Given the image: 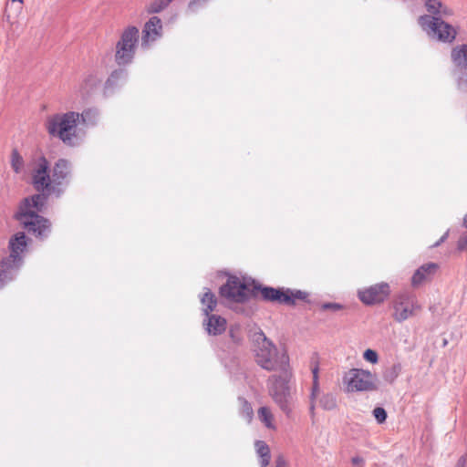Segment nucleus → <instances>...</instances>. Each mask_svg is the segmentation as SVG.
<instances>
[{
	"label": "nucleus",
	"instance_id": "obj_34",
	"mask_svg": "<svg viewBox=\"0 0 467 467\" xmlns=\"http://www.w3.org/2000/svg\"><path fill=\"white\" fill-rule=\"evenodd\" d=\"M285 293H288V294H289V296H292V299H293V305L295 304V300H296V299H305V298L306 297V296H307L305 292H302V291H300V290H297V291H296V292H293V291H291V290L287 289V290L285 291Z\"/></svg>",
	"mask_w": 467,
	"mask_h": 467
},
{
	"label": "nucleus",
	"instance_id": "obj_41",
	"mask_svg": "<svg viewBox=\"0 0 467 467\" xmlns=\"http://www.w3.org/2000/svg\"><path fill=\"white\" fill-rule=\"evenodd\" d=\"M12 2H19L20 4L23 3V0H11Z\"/></svg>",
	"mask_w": 467,
	"mask_h": 467
},
{
	"label": "nucleus",
	"instance_id": "obj_11",
	"mask_svg": "<svg viewBox=\"0 0 467 467\" xmlns=\"http://www.w3.org/2000/svg\"><path fill=\"white\" fill-rule=\"evenodd\" d=\"M162 25L161 20L157 16H152L145 24L142 30V46H149L161 36Z\"/></svg>",
	"mask_w": 467,
	"mask_h": 467
},
{
	"label": "nucleus",
	"instance_id": "obj_16",
	"mask_svg": "<svg viewBox=\"0 0 467 467\" xmlns=\"http://www.w3.org/2000/svg\"><path fill=\"white\" fill-rule=\"evenodd\" d=\"M203 326L209 335L216 336L225 331L226 320L220 316L208 314Z\"/></svg>",
	"mask_w": 467,
	"mask_h": 467
},
{
	"label": "nucleus",
	"instance_id": "obj_15",
	"mask_svg": "<svg viewBox=\"0 0 467 467\" xmlns=\"http://www.w3.org/2000/svg\"><path fill=\"white\" fill-rule=\"evenodd\" d=\"M26 247V235L24 233L19 232L16 234L9 241V248L11 250L9 260L17 261L22 263L21 254Z\"/></svg>",
	"mask_w": 467,
	"mask_h": 467
},
{
	"label": "nucleus",
	"instance_id": "obj_31",
	"mask_svg": "<svg viewBox=\"0 0 467 467\" xmlns=\"http://www.w3.org/2000/svg\"><path fill=\"white\" fill-rule=\"evenodd\" d=\"M462 68H460L457 71V85L458 88L461 91L467 92V72H463L462 70Z\"/></svg>",
	"mask_w": 467,
	"mask_h": 467
},
{
	"label": "nucleus",
	"instance_id": "obj_33",
	"mask_svg": "<svg viewBox=\"0 0 467 467\" xmlns=\"http://www.w3.org/2000/svg\"><path fill=\"white\" fill-rule=\"evenodd\" d=\"M373 416L379 423H383L387 419V412L383 408L378 407L373 410Z\"/></svg>",
	"mask_w": 467,
	"mask_h": 467
},
{
	"label": "nucleus",
	"instance_id": "obj_37",
	"mask_svg": "<svg viewBox=\"0 0 467 467\" xmlns=\"http://www.w3.org/2000/svg\"><path fill=\"white\" fill-rule=\"evenodd\" d=\"M351 462L353 465H355L357 467H363L365 461L360 456H355L351 459Z\"/></svg>",
	"mask_w": 467,
	"mask_h": 467
},
{
	"label": "nucleus",
	"instance_id": "obj_19",
	"mask_svg": "<svg viewBox=\"0 0 467 467\" xmlns=\"http://www.w3.org/2000/svg\"><path fill=\"white\" fill-rule=\"evenodd\" d=\"M451 59L456 67L467 68V45L453 48L451 51Z\"/></svg>",
	"mask_w": 467,
	"mask_h": 467
},
{
	"label": "nucleus",
	"instance_id": "obj_7",
	"mask_svg": "<svg viewBox=\"0 0 467 467\" xmlns=\"http://www.w3.org/2000/svg\"><path fill=\"white\" fill-rule=\"evenodd\" d=\"M138 41L139 29L137 27L129 26L124 30L116 45L115 57L119 65H126L131 62Z\"/></svg>",
	"mask_w": 467,
	"mask_h": 467
},
{
	"label": "nucleus",
	"instance_id": "obj_23",
	"mask_svg": "<svg viewBox=\"0 0 467 467\" xmlns=\"http://www.w3.org/2000/svg\"><path fill=\"white\" fill-rule=\"evenodd\" d=\"M254 445L256 452L260 457L261 467H266L270 462V450L268 445L263 441H257Z\"/></svg>",
	"mask_w": 467,
	"mask_h": 467
},
{
	"label": "nucleus",
	"instance_id": "obj_9",
	"mask_svg": "<svg viewBox=\"0 0 467 467\" xmlns=\"http://www.w3.org/2000/svg\"><path fill=\"white\" fill-rule=\"evenodd\" d=\"M420 309L416 297L408 292L396 296L393 301V318L397 322H403L413 317Z\"/></svg>",
	"mask_w": 467,
	"mask_h": 467
},
{
	"label": "nucleus",
	"instance_id": "obj_29",
	"mask_svg": "<svg viewBox=\"0 0 467 467\" xmlns=\"http://www.w3.org/2000/svg\"><path fill=\"white\" fill-rule=\"evenodd\" d=\"M11 166L16 173H20L23 171L24 161L17 150L12 151L11 156Z\"/></svg>",
	"mask_w": 467,
	"mask_h": 467
},
{
	"label": "nucleus",
	"instance_id": "obj_25",
	"mask_svg": "<svg viewBox=\"0 0 467 467\" xmlns=\"http://www.w3.org/2000/svg\"><path fill=\"white\" fill-rule=\"evenodd\" d=\"M402 369L400 363H395L387 368L383 372V379L389 383H393L399 377Z\"/></svg>",
	"mask_w": 467,
	"mask_h": 467
},
{
	"label": "nucleus",
	"instance_id": "obj_1",
	"mask_svg": "<svg viewBox=\"0 0 467 467\" xmlns=\"http://www.w3.org/2000/svg\"><path fill=\"white\" fill-rule=\"evenodd\" d=\"M70 174L71 163L65 159L57 160L51 171L46 158L37 161L32 171V183L36 191L43 193L26 198L16 214V218L29 234L39 238L48 235L50 223L37 213L45 206L47 195L59 196L64 192L63 186L68 183Z\"/></svg>",
	"mask_w": 467,
	"mask_h": 467
},
{
	"label": "nucleus",
	"instance_id": "obj_8",
	"mask_svg": "<svg viewBox=\"0 0 467 467\" xmlns=\"http://www.w3.org/2000/svg\"><path fill=\"white\" fill-rule=\"evenodd\" d=\"M254 292L252 285L236 276H230L225 285L220 288L222 297L230 302L243 303L248 300Z\"/></svg>",
	"mask_w": 467,
	"mask_h": 467
},
{
	"label": "nucleus",
	"instance_id": "obj_22",
	"mask_svg": "<svg viewBox=\"0 0 467 467\" xmlns=\"http://www.w3.org/2000/svg\"><path fill=\"white\" fill-rule=\"evenodd\" d=\"M99 78L96 76L88 75L79 84L77 92L81 96L85 97L89 91L97 86Z\"/></svg>",
	"mask_w": 467,
	"mask_h": 467
},
{
	"label": "nucleus",
	"instance_id": "obj_18",
	"mask_svg": "<svg viewBox=\"0 0 467 467\" xmlns=\"http://www.w3.org/2000/svg\"><path fill=\"white\" fill-rule=\"evenodd\" d=\"M318 371L319 368L317 365L312 368V375H313V383L311 388V393H310V402H309V411L312 416L315 414V409H316V400L320 395V386H319V380H318Z\"/></svg>",
	"mask_w": 467,
	"mask_h": 467
},
{
	"label": "nucleus",
	"instance_id": "obj_28",
	"mask_svg": "<svg viewBox=\"0 0 467 467\" xmlns=\"http://www.w3.org/2000/svg\"><path fill=\"white\" fill-rule=\"evenodd\" d=\"M241 409V416L247 421L250 422L253 419L254 411L251 405L244 399H239Z\"/></svg>",
	"mask_w": 467,
	"mask_h": 467
},
{
	"label": "nucleus",
	"instance_id": "obj_4",
	"mask_svg": "<svg viewBox=\"0 0 467 467\" xmlns=\"http://www.w3.org/2000/svg\"><path fill=\"white\" fill-rule=\"evenodd\" d=\"M279 372V375H273L268 379V391L280 410L286 415H289L292 410V393L290 386L292 373L290 368Z\"/></svg>",
	"mask_w": 467,
	"mask_h": 467
},
{
	"label": "nucleus",
	"instance_id": "obj_27",
	"mask_svg": "<svg viewBox=\"0 0 467 467\" xmlns=\"http://www.w3.org/2000/svg\"><path fill=\"white\" fill-rule=\"evenodd\" d=\"M172 0H153L147 6V12L149 14H156L165 9Z\"/></svg>",
	"mask_w": 467,
	"mask_h": 467
},
{
	"label": "nucleus",
	"instance_id": "obj_10",
	"mask_svg": "<svg viewBox=\"0 0 467 467\" xmlns=\"http://www.w3.org/2000/svg\"><path fill=\"white\" fill-rule=\"evenodd\" d=\"M390 290L388 283H379L358 291V297L365 305H377L385 301Z\"/></svg>",
	"mask_w": 467,
	"mask_h": 467
},
{
	"label": "nucleus",
	"instance_id": "obj_35",
	"mask_svg": "<svg viewBox=\"0 0 467 467\" xmlns=\"http://www.w3.org/2000/svg\"><path fill=\"white\" fill-rule=\"evenodd\" d=\"M209 0H192L188 5V9L192 12H195L197 7L203 5Z\"/></svg>",
	"mask_w": 467,
	"mask_h": 467
},
{
	"label": "nucleus",
	"instance_id": "obj_24",
	"mask_svg": "<svg viewBox=\"0 0 467 467\" xmlns=\"http://www.w3.org/2000/svg\"><path fill=\"white\" fill-rule=\"evenodd\" d=\"M201 303L203 306L202 311L204 315L208 316V314L214 310L217 300L214 295L210 290H207L202 296Z\"/></svg>",
	"mask_w": 467,
	"mask_h": 467
},
{
	"label": "nucleus",
	"instance_id": "obj_36",
	"mask_svg": "<svg viewBox=\"0 0 467 467\" xmlns=\"http://www.w3.org/2000/svg\"><path fill=\"white\" fill-rule=\"evenodd\" d=\"M325 310L337 311L342 309V306L337 303H326L322 306Z\"/></svg>",
	"mask_w": 467,
	"mask_h": 467
},
{
	"label": "nucleus",
	"instance_id": "obj_3",
	"mask_svg": "<svg viewBox=\"0 0 467 467\" xmlns=\"http://www.w3.org/2000/svg\"><path fill=\"white\" fill-rule=\"evenodd\" d=\"M255 344V360L264 369L268 371H282L290 368L289 358L284 348H278L269 340L263 331L253 335Z\"/></svg>",
	"mask_w": 467,
	"mask_h": 467
},
{
	"label": "nucleus",
	"instance_id": "obj_2",
	"mask_svg": "<svg viewBox=\"0 0 467 467\" xmlns=\"http://www.w3.org/2000/svg\"><path fill=\"white\" fill-rule=\"evenodd\" d=\"M78 123L79 113L68 111L50 117L47 122V130L51 136L58 138L64 144L76 147L86 137V131L78 127Z\"/></svg>",
	"mask_w": 467,
	"mask_h": 467
},
{
	"label": "nucleus",
	"instance_id": "obj_42",
	"mask_svg": "<svg viewBox=\"0 0 467 467\" xmlns=\"http://www.w3.org/2000/svg\"><path fill=\"white\" fill-rule=\"evenodd\" d=\"M9 18H10V16L7 15L6 16V20L9 21Z\"/></svg>",
	"mask_w": 467,
	"mask_h": 467
},
{
	"label": "nucleus",
	"instance_id": "obj_13",
	"mask_svg": "<svg viewBox=\"0 0 467 467\" xmlns=\"http://www.w3.org/2000/svg\"><path fill=\"white\" fill-rule=\"evenodd\" d=\"M439 265L436 263H428L419 267L411 277L412 286H419L425 282L431 281L435 275Z\"/></svg>",
	"mask_w": 467,
	"mask_h": 467
},
{
	"label": "nucleus",
	"instance_id": "obj_38",
	"mask_svg": "<svg viewBox=\"0 0 467 467\" xmlns=\"http://www.w3.org/2000/svg\"><path fill=\"white\" fill-rule=\"evenodd\" d=\"M275 467H286V461L283 455H278L275 460Z\"/></svg>",
	"mask_w": 467,
	"mask_h": 467
},
{
	"label": "nucleus",
	"instance_id": "obj_6",
	"mask_svg": "<svg viewBox=\"0 0 467 467\" xmlns=\"http://www.w3.org/2000/svg\"><path fill=\"white\" fill-rule=\"evenodd\" d=\"M375 379L369 370L351 368L345 373L343 383L348 392L370 391L376 389Z\"/></svg>",
	"mask_w": 467,
	"mask_h": 467
},
{
	"label": "nucleus",
	"instance_id": "obj_12",
	"mask_svg": "<svg viewBox=\"0 0 467 467\" xmlns=\"http://www.w3.org/2000/svg\"><path fill=\"white\" fill-rule=\"evenodd\" d=\"M22 263L10 261L9 257L0 262V288L12 281L17 275Z\"/></svg>",
	"mask_w": 467,
	"mask_h": 467
},
{
	"label": "nucleus",
	"instance_id": "obj_17",
	"mask_svg": "<svg viewBox=\"0 0 467 467\" xmlns=\"http://www.w3.org/2000/svg\"><path fill=\"white\" fill-rule=\"evenodd\" d=\"M261 295L264 299L268 301H276L286 305H293L292 296L282 289H275L273 287L261 288Z\"/></svg>",
	"mask_w": 467,
	"mask_h": 467
},
{
	"label": "nucleus",
	"instance_id": "obj_5",
	"mask_svg": "<svg viewBox=\"0 0 467 467\" xmlns=\"http://www.w3.org/2000/svg\"><path fill=\"white\" fill-rule=\"evenodd\" d=\"M443 19L420 16L418 23L430 38L443 43H451L456 37L457 30Z\"/></svg>",
	"mask_w": 467,
	"mask_h": 467
},
{
	"label": "nucleus",
	"instance_id": "obj_26",
	"mask_svg": "<svg viewBox=\"0 0 467 467\" xmlns=\"http://www.w3.org/2000/svg\"><path fill=\"white\" fill-rule=\"evenodd\" d=\"M258 418L268 429H275L274 416L267 407H261L258 410Z\"/></svg>",
	"mask_w": 467,
	"mask_h": 467
},
{
	"label": "nucleus",
	"instance_id": "obj_30",
	"mask_svg": "<svg viewBox=\"0 0 467 467\" xmlns=\"http://www.w3.org/2000/svg\"><path fill=\"white\" fill-rule=\"evenodd\" d=\"M126 78L127 73L125 70L114 71L107 80V88L117 85L119 80H125Z\"/></svg>",
	"mask_w": 467,
	"mask_h": 467
},
{
	"label": "nucleus",
	"instance_id": "obj_32",
	"mask_svg": "<svg viewBox=\"0 0 467 467\" xmlns=\"http://www.w3.org/2000/svg\"><path fill=\"white\" fill-rule=\"evenodd\" d=\"M363 358L365 360L372 364H376L379 361L378 353L370 348L365 350V352L363 353Z\"/></svg>",
	"mask_w": 467,
	"mask_h": 467
},
{
	"label": "nucleus",
	"instance_id": "obj_20",
	"mask_svg": "<svg viewBox=\"0 0 467 467\" xmlns=\"http://www.w3.org/2000/svg\"><path fill=\"white\" fill-rule=\"evenodd\" d=\"M318 404L323 410H332L337 408V399L333 393H325L320 389V395L316 400V405Z\"/></svg>",
	"mask_w": 467,
	"mask_h": 467
},
{
	"label": "nucleus",
	"instance_id": "obj_14",
	"mask_svg": "<svg viewBox=\"0 0 467 467\" xmlns=\"http://www.w3.org/2000/svg\"><path fill=\"white\" fill-rule=\"evenodd\" d=\"M425 7L429 14L422 16L448 18L453 15L452 9L443 5L440 0H426Z\"/></svg>",
	"mask_w": 467,
	"mask_h": 467
},
{
	"label": "nucleus",
	"instance_id": "obj_21",
	"mask_svg": "<svg viewBox=\"0 0 467 467\" xmlns=\"http://www.w3.org/2000/svg\"><path fill=\"white\" fill-rule=\"evenodd\" d=\"M99 118V112L97 109H86L79 114V123L85 126H95Z\"/></svg>",
	"mask_w": 467,
	"mask_h": 467
},
{
	"label": "nucleus",
	"instance_id": "obj_40",
	"mask_svg": "<svg viewBox=\"0 0 467 467\" xmlns=\"http://www.w3.org/2000/svg\"><path fill=\"white\" fill-rule=\"evenodd\" d=\"M448 234H449V232H446V233H445V234L441 237V239H440L437 243H435V244H434V246H438V245H440L441 243H443V242L447 239Z\"/></svg>",
	"mask_w": 467,
	"mask_h": 467
},
{
	"label": "nucleus",
	"instance_id": "obj_39",
	"mask_svg": "<svg viewBox=\"0 0 467 467\" xmlns=\"http://www.w3.org/2000/svg\"><path fill=\"white\" fill-rule=\"evenodd\" d=\"M455 467H467V454L461 456Z\"/></svg>",
	"mask_w": 467,
	"mask_h": 467
}]
</instances>
